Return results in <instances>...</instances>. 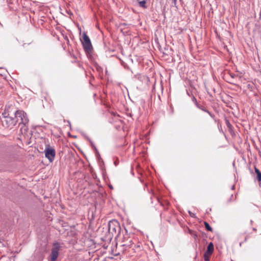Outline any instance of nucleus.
Segmentation results:
<instances>
[{"mask_svg":"<svg viewBox=\"0 0 261 261\" xmlns=\"http://www.w3.org/2000/svg\"><path fill=\"white\" fill-rule=\"evenodd\" d=\"M249 237V234H246V233L241 234L238 238V240L240 241V246H241L243 243L246 242Z\"/></svg>","mask_w":261,"mask_h":261,"instance_id":"obj_8","label":"nucleus"},{"mask_svg":"<svg viewBox=\"0 0 261 261\" xmlns=\"http://www.w3.org/2000/svg\"><path fill=\"white\" fill-rule=\"evenodd\" d=\"M213 253L209 252L208 253L207 251H206L204 254V258L205 261H208L210 260V257Z\"/></svg>","mask_w":261,"mask_h":261,"instance_id":"obj_12","label":"nucleus"},{"mask_svg":"<svg viewBox=\"0 0 261 261\" xmlns=\"http://www.w3.org/2000/svg\"><path fill=\"white\" fill-rule=\"evenodd\" d=\"M189 214L191 217H194V214L192 213L191 212H189Z\"/></svg>","mask_w":261,"mask_h":261,"instance_id":"obj_18","label":"nucleus"},{"mask_svg":"<svg viewBox=\"0 0 261 261\" xmlns=\"http://www.w3.org/2000/svg\"><path fill=\"white\" fill-rule=\"evenodd\" d=\"M204 224L205 227L207 230L210 231H213L212 228L210 226V225H209V224L207 222H204Z\"/></svg>","mask_w":261,"mask_h":261,"instance_id":"obj_13","label":"nucleus"},{"mask_svg":"<svg viewBox=\"0 0 261 261\" xmlns=\"http://www.w3.org/2000/svg\"><path fill=\"white\" fill-rule=\"evenodd\" d=\"M253 230L254 231H256V228H253Z\"/></svg>","mask_w":261,"mask_h":261,"instance_id":"obj_21","label":"nucleus"},{"mask_svg":"<svg viewBox=\"0 0 261 261\" xmlns=\"http://www.w3.org/2000/svg\"><path fill=\"white\" fill-rule=\"evenodd\" d=\"M44 152L45 157L48 159L50 162H52L56 155L55 150L53 148L47 147L45 148Z\"/></svg>","mask_w":261,"mask_h":261,"instance_id":"obj_5","label":"nucleus"},{"mask_svg":"<svg viewBox=\"0 0 261 261\" xmlns=\"http://www.w3.org/2000/svg\"><path fill=\"white\" fill-rule=\"evenodd\" d=\"M121 230L119 222L116 220H112L109 223V231L113 234L118 235Z\"/></svg>","mask_w":261,"mask_h":261,"instance_id":"obj_1","label":"nucleus"},{"mask_svg":"<svg viewBox=\"0 0 261 261\" xmlns=\"http://www.w3.org/2000/svg\"><path fill=\"white\" fill-rule=\"evenodd\" d=\"M233 197V195H230V197L228 199L227 201L228 202H230L231 201V198Z\"/></svg>","mask_w":261,"mask_h":261,"instance_id":"obj_16","label":"nucleus"},{"mask_svg":"<svg viewBox=\"0 0 261 261\" xmlns=\"http://www.w3.org/2000/svg\"><path fill=\"white\" fill-rule=\"evenodd\" d=\"M121 243V245L126 247H130L133 244L132 240L129 237L128 234L123 235L122 238Z\"/></svg>","mask_w":261,"mask_h":261,"instance_id":"obj_6","label":"nucleus"},{"mask_svg":"<svg viewBox=\"0 0 261 261\" xmlns=\"http://www.w3.org/2000/svg\"><path fill=\"white\" fill-rule=\"evenodd\" d=\"M10 0H6V2L9 4L10 3Z\"/></svg>","mask_w":261,"mask_h":261,"instance_id":"obj_19","label":"nucleus"},{"mask_svg":"<svg viewBox=\"0 0 261 261\" xmlns=\"http://www.w3.org/2000/svg\"><path fill=\"white\" fill-rule=\"evenodd\" d=\"M173 4L175 6L176 5L177 0H172Z\"/></svg>","mask_w":261,"mask_h":261,"instance_id":"obj_17","label":"nucleus"},{"mask_svg":"<svg viewBox=\"0 0 261 261\" xmlns=\"http://www.w3.org/2000/svg\"><path fill=\"white\" fill-rule=\"evenodd\" d=\"M60 246L58 243H56L54 244L53 247L51 249V261H55L59 255V250L60 249Z\"/></svg>","mask_w":261,"mask_h":261,"instance_id":"obj_4","label":"nucleus"},{"mask_svg":"<svg viewBox=\"0 0 261 261\" xmlns=\"http://www.w3.org/2000/svg\"><path fill=\"white\" fill-rule=\"evenodd\" d=\"M193 100H194L196 102V99L195 97H193Z\"/></svg>","mask_w":261,"mask_h":261,"instance_id":"obj_20","label":"nucleus"},{"mask_svg":"<svg viewBox=\"0 0 261 261\" xmlns=\"http://www.w3.org/2000/svg\"><path fill=\"white\" fill-rule=\"evenodd\" d=\"M158 202L161 203V204L162 205V203L160 202V201L158 199Z\"/></svg>","mask_w":261,"mask_h":261,"instance_id":"obj_22","label":"nucleus"},{"mask_svg":"<svg viewBox=\"0 0 261 261\" xmlns=\"http://www.w3.org/2000/svg\"><path fill=\"white\" fill-rule=\"evenodd\" d=\"M206 251H207L208 253L212 252L213 253L214 251V245L212 242H211L208 244V246L207 247Z\"/></svg>","mask_w":261,"mask_h":261,"instance_id":"obj_11","label":"nucleus"},{"mask_svg":"<svg viewBox=\"0 0 261 261\" xmlns=\"http://www.w3.org/2000/svg\"><path fill=\"white\" fill-rule=\"evenodd\" d=\"M16 120L18 122L20 120L19 123H22L24 125L27 124L29 122L27 114L23 111L18 110L15 113Z\"/></svg>","mask_w":261,"mask_h":261,"instance_id":"obj_2","label":"nucleus"},{"mask_svg":"<svg viewBox=\"0 0 261 261\" xmlns=\"http://www.w3.org/2000/svg\"><path fill=\"white\" fill-rule=\"evenodd\" d=\"M196 106H197V107L198 108H199L200 109H201L203 111H204V112L207 113V114H208L211 117L213 118L214 117V115L213 114H212L208 110L206 109L204 107H203L202 106H199L197 103H196Z\"/></svg>","mask_w":261,"mask_h":261,"instance_id":"obj_10","label":"nucleus"},{"mask_svg":"<svg viewBox=\"0 0 261 261\" xmlns=\"http://www.w3.org/2000/svg\"><path fill=\"white\" fill-rule=\"evenodd\" d=\"M5 122L7 127L12 128L16 124L18 120H16L15 117L13 118L10 116L5 120Z\"/></svg>","mask_w":261,"mask_h":261,"instance_id":"obj_7","label":"nucleus"},{"mask_svg":"<svg viewBox=\"0 0 261 261\" xmlns=\"http://www.w3.org/2000/svg\"><path fill=\"white\" fill-rule=\"evenodd\" d=\"M146 1H145V0H143L142 1H140L139 2V6L141 7H142L143 8H146Z\"/></svg>","mask_w":261,"mask_h":261,"instance_id":"obj_14","label":"nucleus"},{"mask_svg":"<svg viewBox=\"0 0 261 261\" xmlns=\"http://www.w3.org/2000/svg\"><path fill=\"white\" fill-rule=\"evenodd\" d=\"M81 41L85 50L87 51L91 50L92 48L91 41L85 33H83L82 40Z\"/></svg>","mask_w":261,"mask_h":261,"instance_id":"obj_3","label":"nucleus"},{"mask_svg":"<svg viewBox=\"0 0 261 261\" xmlns=\"http://www.w3.org/2000/svg\"><path fill=\"white\" fill-rule=\"evenodd\" d=\"M2 115L5 119L8 118V117H10L9 114L7 112H6V111H5L3 113Z\"/></svg>","mask_w":261,"mask_h":261,"instance_id":"obj_15","label":"nucleus"},{"mask_svg":"<svg viewBox=\"0 0 261 261\" xmlns=\"http://www.w3.org/2000/svg\"><path fill=\"white\" fill-rule=\"evenodd\" d=\"M255 173L256 174V179L258 182L261 181V172L256 168L254 167Z\"/></svg>","mask_w":261,"mask_h":261,"instance_id":"obj_9","label":"nucleus"}]
</instances>
